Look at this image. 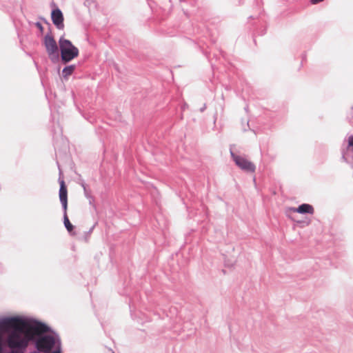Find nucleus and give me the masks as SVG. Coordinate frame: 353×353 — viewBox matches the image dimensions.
Masks as SVG:
<instances>
[{
  "instance_id": "nucleus-1",
  "label": "nucleus",
  "mask_w": 353,
  "mask_h": 353,
  "mask_svg": "<svg viewBox=\"0 0 353 353\" xmlns=\"http://www.w3.org/2000/svg\"><path fill=\"white\" fill-rule=\"evenodd\" d=\"M48 330L41 323H30L17 316L6 318L0 321V353H24L35 336Z\"/></svg>"
},
{
  "instance_id": "nucleus-2",
  "label": "nucleus",
  "mask_w": 353,
  "mask_h": 353,
  "mask_svg": "<svg viewBox=\"0 0 353 353\" xmlns=\"http://www.w3.org/2000/svg\"><path fill=\"white\" fill-rule=\"evenodd\" d=\"M61 59L64 62H68L79 56V50L70 41L60 38L59 41Z\"/></svg>"
},
{
  "instance_id": "nucleus-3",
  "label": "nucleus",
  "mask_w": 353,
  "mask_h": 353,
  "mask_svg": "<svg viewBox=\"0 0 353 353\" xmlns=\"http://www.w3.org/2000/svg\"><path fill=\"white\" fill-rule=\"evenodd\" d=\"M55 344V339L51 335H46L39 338L36 341L37 349L45 353H49Z\"/></svg>"
},
{
  "instance_id": "nucleus-4",
  "label": "nucleus",
  "mask_w": 353,
  "mask_h": 353,
  "mask_svg": "<svg viewBox=\"0 0 353 353\" xmlns=\"http://www.w3.org/2000/svg\"><path fill=\"white\" fill-rule=\"evenodd\" d=\"M43 43L50 59L51 60L57 59L58 46L54 38L51 35L47 34L44 37Z\"/></svg>"
},
{
  "instance_id": "nucleus-5",
  "label": "nucleus",
  "mask_w": 353,
  "mask_h": 353,
  "mask_svg": "<svg viewBox=\"0 0 353 353\" xmlns=\"http://www.w3.org/2000/svg\"><path fill=\"white\" fill-rule=\"evenodd\" d=\"M230 154L232 159L239 168L248 172H254L255 171L254 164L248 159L236 155L233 152H231Z\"/></svg>"
},
{
  "instance_id": "nucleus-6",
  "label": "nucleus",
  "mask_w": 353,
  "mask_h": 353,
  "mask_svg": "<svg viewBox=\"0 0 353 353\" xmlns=\"http://www.w3.org/2000/svg\"><path fill=\"white\" fill-rule=\"evenodd\" d=\"M51 18L53 23L58 29H63V15L59 9H55L52 11Z\"/></svg>"
},
{
  "instance_id": "nucleus-7",
  "label": "nucleus",
  "mask_w": 353,
  "mask_h": 353,
  "mask_svg": "<svg viewBox=\"0 0 353 353\" xmlns=\"http://www.w3.org/2000/svg\"><path fill=\"white\" fill-rule=\"evenodd\" d=\"M288 212H298L300 214H313L314 212V209L312 207V205L307 204V203H303L301 205H299L297 208H289L288 209Z\"/></svg>"
},
{
  "instance_id": "nucleus-8",
  "label": "nucleus",
  "mask_w": 353,
  "mask_h": 353,
  "mask_svg": "<svg viewBox=\"0 0 353 353\" xmlns=\"http://www.w3.org/2000/svg\"><path fill=\"white\" fill-rule=\"evenodd\" d=\"M59 199L62 204L64 211L68 208V190L64 181H60Z\"/></svg>"
},
{
  "instance_id": "nucleus-9",
  "label": "nucleus",
  "mask_w": 353,
  "mask_h": 353,
  "mask_svg": "<svg viewBox=\"0 0 353 353\" xmlns=\"http://www.w3.org/2000/svg\"><path fill=\"white\" fill-rule=\"evenodd\" d=\"M74 69H75V66L73 65L65 67L63 70V77L65 78H67L68 76L71 75L73 73Z\"/></svg>"
},
{
  "instance_id": "nucleus-10",
  "label": "nucleus",
  "mask_w": 353,
  "mask_h": 353,
  "mask_svg": "<svg viewBox=\"0 0 353 353\" xmlns=\"http://www.w3.org/2000/svg\"><path fill=\"white\" fill-rule=\"evenodd\" d=\"M64 225L69 232L72 231L74 227L68 219L67 211H64Z\"/></svg>"
},
{
  "instance_id": "nucleus-11",
  "label": "nucleus",
  "mask_w": 353,
  "mask_h": 353,
  "mask_svg": "<svg viewBox=\"0 0 353 353\" xmlns=\"http://www.w3.org/2000/svg\"><path fill=\"white\" fill-rule=\"evenodd\" d=\"M36 26L40 30V31L41 32H43V27L42 26L41 23H40L39 22H37L36 23Z\"/></svg>"
},
{
  "instance_id": "nucleus-12",
  "label": "nucleus",
  "mask_w": 353,
  "mask_h": 353,
  "mask_svg": "<svg viewBox=\"0 0 353 353\" xmlns=\"http://www.w3.org/2000/svg\"><path fill=\"white\" fill-rule=\"evenodd\" d=\"M323 0H311V3L312 4H316L320 2H322Z\"/></svg>"
},
{
  "instance_id": "nucleus-13",
  "label": "nucleus",
  "mask_w": 353,
  "mask_h": 353,
  "mask_svg": "<svg viewBox=\"0 0 353 353\" xmlns=\"http://www.w3.org/2000/svg\"><path fill=\"white\" fill-rule=\"evenodd\" d=\"M112 353H114V352H112Z\"/></svg>"
}]
</instances>
